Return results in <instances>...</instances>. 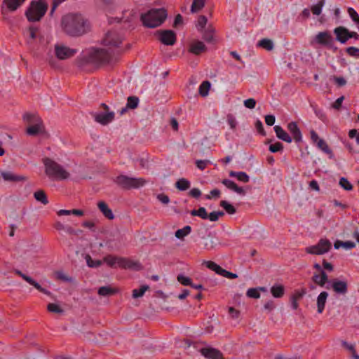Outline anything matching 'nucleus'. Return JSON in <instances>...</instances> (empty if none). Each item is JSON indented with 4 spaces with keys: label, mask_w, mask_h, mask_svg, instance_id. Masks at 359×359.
Wrapping results in <instances>:
<instances>
[{
    "label": "nucleus",
    "mask_w": 359,
    "mask_h": 359,
    "mask_svg": "<svg viewBox=\"0 0 359 359\" xmlns=\"http://www.w3.org/2000/svg\"><path fill=\"white\" fill-rule=\"evenodd\" d=\"M94 118L97 123L107 125L114 120V113L113 111L95 113Z\"/></svg>",
    "instance_id": "f3484780"
},
{
    "label": "nucleus",
    "mask_w": 359,
    "mask_h": 359,
    "mask_svg": "<svg viewBox=\"0 0 359 359\" xmlns=\"http://www.w3.org/2000/svg\"><path fill=\"white\" fill-rule=\"evenodd\" d=\"M149 289L148 285H142L139 289H134L133 290V297L135 299L139 298L142 297L145 292Z\"/></svg>",
    "instance_id": "a19ab883"
},
{
    "label": "nucleus",
    "mask_w": 359,
    "mask_h": 359,
    "mask_svg": "<svg viewBox=\"0 0 359 359\" xmlns=\"http://www.w3.org/2000/svg\"><path fill=\"white\" fill-rule=\"evenodd\" d=\"M227 123L231 128V129H235L237 126V121L235 117L231 114L227 116Z\"/></svg>",
    "instance_id": "680f3d73"
},
{
    "label": "nucleus",
    "mask_w": 359,
    "mask_h": 359,
    "mask_svg": "<svg viewBox=\"0 0 359 359\" xmlns=\"http://www.w3.org/2000/svg\"><path fill=\"white\" fill-rule=\"evenodd\" d=\"M339 185L346 191H351L353 189L352 184L345 177H341L339 180Z\"/></svg>",
    "instance_id": "de8ad7c7"
},
{
    "label": "nucleus",
    "mask_w": 359,
    "mask_h": 359,
    "mask_svg": "<svg viewBox=\"0 0 359 359\" xmlns=\"http://www.w3.org/2000/svg\"><path fill=\"white\" fill-rule=\"evenodd\" d=\"M313 281L321 287H323L328 281V276L325 271L320 273H314L312 277Z\"/></svg>",
    "instance_id": "4be33fe9"
},
{
    "label": "nucleus",
    "mask_w": 359,
    "mask_h": 359,
    "mask_svg": "<svg viewBox=\"0 0 359 359\" xmlns=\"http://www.w3.org/2000/svg\"><path fill=\"white\" fill-rule=\"evenodd\" d=\"M203 6L204 0H194L191 7V13H196L201 11Z\"/></svg>",
    "instance_id": "ea45409f"
},
{
    "label": "nucleus",
    "mask_w": 359,
    "mask_h": 359,
    "mask_svg": "<svg viewBox=\"0 0 359 359\" xmlns=\"http://www.w3.org/2000/svg\"><path fill=\"white\" fill-rule=\"evenodd\" d=\"M46 175L54 181L64 180L69 177L66 169L53 159L46 157L42 160Z\"/></svg>",
    "instance_id": "7ed1b4c3"
},
{
    "label": "nucleus",
    "mask_w": 359,
    "mask_h": 359,
    "mask_svg": "<svg viewBox=\"0 0 359 359\" xmlns=\"http://www.w3.org/2000/svg\"><path fill=\"white\" fill-rule=\"evenodd\" d=\"M23 120L29 125L27 128L28 135H36L43 131L42 121L37 114L26 113L23 115Z\"/></svg>",
    "instance_id": "0eeeda50"
},
{
    "label": "nucleus",
    "mask_w": 359,
    "mask_h": 359,
    "mask_svg": "<svg viewBox=\"0 0 359 359\" xmlns=\"http://www.w3.org/2000/svg\"><path fill=\"white\" fill-rule=\"evenodd\" d=\"M213 30L211 28H208L207 30L204 31L203 39L207 41H211L213 39L212 35Z\"/></svg>",
    "instance_id": "052dcab7"
},
{
    "label": "nucleus",
    "mask_w": 359,
    "mask_h": 359,
    "mask_svg": "<svg viewBox=\"0 0 359 359\" xmlns=\"http://www.w3.org/2000/svg\"><path fill=\"white\" fill-rule=\"evenodd\" d=\"M175 187L180 191H185L190 187V182L185 178H181L177 181Z\"/></svg>",
    "instance_id": "473e14b6"
},
{
    "label": "nucleus",
    "mask_w": 359,
    "mask_h": 359,
    "mask_svg": "<svg viewBox=\"0 0 359 359\" xmlns=\"http://www.w3.org/2000/svg\"><path fill=\"white\" fill-rule=\"evenodd\" d=\"M1 176L5 181L10 182H16V181H22L25 180V177L22 175H15L13 172L11 171H2Z\"/></svg>",
    "instance_id": "393cba45"
},
{
    "label": "nucleus",
    "mask_w": 359,
    "mask_h": 359,
    "mask_svg": "<svg viewBox=\"0 0 359 359\" xmlns=\"http://www.w3.org/2000/svg\"><path fill=\"white\" fill-rule=\"evenodd\" d=\"M139 103V99L135 96L128 97L126 108L135 109Z\"/></svg>",
    "instance_id": "79ce46f5"
},
{
    "label": "nucleus",
    "mask_w": 359,
    "mask_h": 359,
    "mask_svg": "<svg viewBox=\"0 0 359 359\" xmlns=\"http://www.w3.org/2000/svg\"><path fill=\"white\" fill-rule=\"evenodd\" d=\"M76 53V49L69 48L62 44L55 46V54L60 60H66L74 56Z\"/></svg>",
    "instance_id": "9b49d317"
},
{
    "label": "nucleus",
    "mask_w": 359,
    "mask_h": 359,
    "mask_svg": "<svg viewBox=\"0 0 359 359\" xmlns=\"http://www.w3.org/2000/svg\"><path fill=\"white\" fill-rule=\"evenodd\" d=\"M34 198L41 203L43 205H46L48 203L46 193L42 190H38L34 194Z\"/></svg>",
    "instance_id": "c756f323"
},
{
    "label": "nucleus",
    "mask_w": 359,
    "mask_h": 359,
    "mask_svg": "<svg viewBox=\"0 0 359 359\" xmlns=\"http://www.w3.org/2000/svg\"><path fill=\"white\" fill-rule=\"evenodd\" d=\"M199 351L207 359H222V353L218 349L210 346L201 348Z\"/></svg>",
    "instance_id": "4468645a"
},
{
    "label": "nucleus",
    "mask_w": 359,
    "mask_h": 359,
    "mask_svg": "<svg viewBox=\"0 0 359 359\" xmlns=\"http://www.w3.org/2000/svg\"><path fill=\"white\" fill-rule=\"evenodd\" d=\"M271 293L275 298H280L285 294V287L281 284H275L271 287Z\"/></svg>",
    "instance_id": "bb28decb"
},
{
    "label": "nucleus",
    "mask_w": 359,
    "mask_h": 359,
    "mask_svg": "<svg viewBox=\"0 0 359 359\" xmlns=\"http://www.w3.org/2000/svg\"><path fill=\"white\" fill-rule=\"evenodd\" d=\"M348 13L350 16V18H351V20L357 25V27L359 25V15L358 13L356 12V11L351 8V7H349L348 8Z\"/></svg>",
    "instance_id": "c03bdc74"
},
{
    "label": "nucleus",
    "mask_w": 359,
    "mask_h": 359,
    "mask_svg": "<svg viewBox=\"0 0 359 359\" xmlns=\"http://www.w3.org/2000/svg\"><path fill=\"white\" fill-rule=\"evenodd\" d=\"M167 13L165 10L151 9L141 15V20L145 27L154 28L160 26L165 20Z\"/></svg>",
    "instance_id": "20e7f679"
},
{
    "label": "nucleus",
    "mask_w": 359,
    "mask_h": 359,
    "mask_svg": "<svg viewBox=\"0 0 359 359\" xmlns=\"http://www.w3.org/2000/svg\"><path fill=\"white\" fill-rule=\"evenodd\" d=\"M331 248L332 243L329 240L321 238L316 245L307 247L306 252L311 255H320L327 252Z\"/></svg>",
    "instance_id": "1a4fd4ad"
},
{
    "label": "nucleus",
    "mask_w": 359,
    "mask_h": 359,
    "mask_svg": "<svg viewBox=\"0 0 359 359\" xmlns=\"http://www.w3.org/2000/svg\"><path fill=\"white\" fill-rule=\"evenodd\" d=\"M62 26L64 31L71 36H79L86 32L88 25L81 15L68 14L63 17Z\"/></svg>",
    "instance_id": "f03ea898"
},
{
    "label": "nucleus",
    "mask_w": 359,
    "mask_h": 359,
    "mask_svg": "<svg viewBox=\"0 0 359 359\" xmlns=\"http://www.w3.org/2000/svg\"><path fill=\"white\" fill-rule=\"evenodd\" d=\"M334 34L336 35V40L341 43H346L348 40V29L343 26L336 27Z\"/></svg>",
    "instance_id": "6ab92c4d"
},
{
    "label": "nucleus",
    "mask_w": 359,
    "mask_h": 359,
    "mask_svg": "<svg viewBox=\"0 0 359 359\" xmlns=\"http://www.w3.org/2000/svg\"><path fill=\"white\" fill-rule=\"evenodd\" d=\"M97 207L102 213L109 219H114V216L112 210L109 208L107 204L104 201H100L97 203Z\"/></svg>",
    "instance_id": "a878e982"
},
{
    "label": "nucleus",
    "mask_w": 359,
    "mask_h": 359,
    "mask_svg": "<svg viewBox=\"0 0 359 359\" xmlns=\"http://www.w3.org/2000/svg\"><path fill=\"white\" fill-rule=\"evenodd\" d=\"M159 39L163 44L172 46L175 43L176 35L171 30H165L160 32Z\"/></svg>",
    "instance_id": "dca6fc26"
},
{
    "label": "nucleus",
    "mask_w": 359,
    "mask_h": 359,
    "mask_svg": "<svg viewBox=\"0 0 359 359\" xmlns=\"http://www.w3.org/2000/svg\"><path fill=\"white\" fill-rule=\"evenodd\" d=\"M47 309L48 311L55 313H61L63 312L61 307L58 304L54 303L49 304L47 306Z\"/></svg>",
    "instance_id": "09e8293b"
},
{
    "label": "nucleus",
    "mask_w": 359,
    "mask_h": 359,
    "mask_svg": "<svg viewBox=\"0 0 359 359\" xmlns=\"http://www.w3.org/2000/svg\"><path fill=\"white\" fill-rule=\"evenodd\" d=\"M103 262L110 267H119L122 269H129L139 271L142 269L140 262L124 257L107 255L104 257Z\"/></svg>",
    "instance_id": "39448f33"
},
{
    "label": "nucleus",
    "mask_w": 359,
    "mask_h": 359,
    "mask_svg": "<svg viewBox=\"0 0 359 359\" xmlns=\"http://www.w3.org/2000/svg\"><path fill=\"white\" fill-rule=\"evenodd\" d=\"M25 1V0H4V3L10 11H13L19 8Z\"/></svg>",
    "instance_id": "cd10ccee"
},
{
    "label": "nucleus",
    "mask_w": 359,
    "mask_h": 359,
    "mask_svg": "<svg viewBox=\"0 0 359 359\" xmlns=\"http://www.w3.org/2000/svg\"><path fill=\"white\" fill-rule=\"evenodd\" d=\"M311 139L313 144H315L318 149L322 150L324 153L329 154L330 157H332L333 154L332 150L328 147L327 144L321 138L319 137L317 133L314 130L311 131Z\"/></svg>",
    "instance_id": "ddd939ff"
},
{
    "label": "nucleus",
    "mask_w": 359,
    "mask_h": 359,
    "mask_svg": "<svg viewBox=\"0 0 359 359\" xmlns=\"http://www.w3.org/2000/svg\"><path fill=\"white\" fill-rule=\"evenodd\" d=\"M257 46L267 50H271L274 44L273 42L269 39H262L257 43Z\"/></svg>",
    "instance_id": "c85d7f7f"
},
{
    "label": "nucleus",
    "mask_w": 359,
    "mask_h": 359,
    "mask_svg": "<svg viewBox=\"0 0 359 359\" xmlns=\"http://www.w3.org/2000/svg\"><path fill=\"white\" fill-rule=\"evenodd\" d=\"M346 53L351 56L358 57L359 56V48L353 46L348 47L346 48Z\"/></svg>",
    "instance_id": "13d9d810"
},
{
    "label": "nucleus",
    "mask_w": 359,
    "mask_h": 359,
    "mask_svg": "<svg viewBox=\"0 0 359 359\" xmlns=\"http://www.w3.org/2000/svg\"><path fill=\"white\" fill-rule=\"evenodd\" d=\"M244 106L248 109H254L256 105V100L253 98H249L243 102Z\"/></svg>",
    "instance_id": "bf43d9fd"
},
{
    "label": "nucleus",
    "mask_w": 359,
    "mask_h": 359,
    "mask_svg": "<svg viewBox=\"0 0 359 359\" xmlns=\"http://www.w3.org/2000/svg\"><path fill=\"white\" fill-rule=\"evenodd\" d=\"M220 205L226 211L227 213L233 215L236 212V208L226 201H222Z\"/></svg>",
    "instance_id": "37998d69"
},
{
    "label": "nucleus",
    "mask_w": 359,
    "mask_h": 359,
    "mask_svg": "<svg viewBox=\"0 0 359 359\" xmlns=\"http://www.w3.org/2000/svg\"><path fill=\"white\" fill-rule=\"evenodd\" d=\"M157 198L163 204H168L170 202L169 197L163 194H158Z\"/></svg>",
    "instance_id": "774afa93"
},
{
    "label": "nucleus",
    "mask_w": 359,
    "mask_h": 359,
    "mask_svg": "<svg viewBox=\"0 0 359 359\" xmlns=\"http://www.w3.org/2000/svg\"><path fill=\"white\" fill-rule=\"evenodd\" d=\"M224 215L222 211H215L212 212L208 215V219L211 222H216L219 219V217H222Z\"/></svg>",
    "instance_id": "3c124183"
},
{
    "label": "nucleus",
    "mask_w": 359,
    "mask_h": 359,
    "mask_svg": "<svg viewBox=\"0 0 359 359\" xmlns=\"http://www.w3.org/2000/svg\"><path fill=\"white\" fill-rule=\"evenodd\" d=\"M328 297V293L325 291L321 292L317 297L316 306L317 311L318 313H322L325 309L327 299Z\"/></svg>",
    "instance_id": "aec40b11"
},
{
    "label": "nucleus",
    "mask_w": 359,
    "mask_h": 359,
    "mask_svg": "<svg viewBox=\"0 0 359 359\" xmlns=\"http://www.w3.org/2000/svg\"><path fill=\"white\" fill-rule=\"evenodd\" d=\"M47 8V4L43 0L32 1L25 13L27 20L30 22L40 20L46 13Z\"/></svg>",
    "instance_id": "423d86ee"
},
{
    "label": "nucleus",
    "mask_w": 359,
    "mask_h": 359,
    "mask_svg": "<svg viewBox=\"0 0 359 359\" xmlns=\"http://www.w3.org/2000/svg\"><path fill=\"white\" fill-rule=\"evenodd\" d=\"M205 50V45L200 41H194L190 44L189 51L195 55H198Z\"/></svg>",
    "instance_id": "5701e85b"
},
{
    "label": "nucleus",
    "mask_w": 359,
    "mask_h": 359,
    "mask_svg": "<svg viewBox=\"0 0 359 359\" xmlns=\"http://www.w3.org/2000/svg\"><path fill=\"white\" fill-rule=\"evenodd\" d=\"M325 0H318V2L311 6V11L313 15H319L323 6H325Z\"/></svg>",
    "instance_id": "c9c22d12"
},
{
    "label": "nucleus",
    "mask_w": 359,
    "mask_h": 359,
    "mask_svg": "<svg viewBox=\"0 0 359 359\" xmlns=\"http://www.w3.org/2000/svg\"><path fill=\"white\" fill-rule=\"evenodd\" d=\"M273 130L276 133L277 137L287 143H291L292 138L289 134L285 131L280 126H275Z\"/></svg>",
    "instance_id": "412c9836"
},
{
    "label": "nucleus",
    "mask_w": 359,
    "mask_h": 359,
    "mask_svg": "<svg viewBox=\"0 0 359 359\" xmlns=\"http://www.w3.org/2000/svg\"><path fill=\"white\" fill-rule=\"evenodd\" d=\"M283 146L280 142H276L269 146V151L272 153H276L283 150Z\"/></svg>",
    "instance_id": "5fc2aeb1"
},
{
    "label": "nucleus",
    "mask_w": 359,
    "mask_h": 359,
    "mask_svg": "<svg viewBox=\"0 0 359 359\" xmlns=\"http://www.w3.org/2000/svg\"><path fill=\"white\" fill-rule=\"evenodd\" d=\"M348 137L351 139L355 138V142L359 145V131L357 129H351L348 131Z\"/></svg>",
    "instance_id": "6e6d98bb"
},
{
    "label": "nucleus",
    "mask_w": 359,
    "mask_h": 359,
    "mask_svg": "<svg viewBox=\"0 0 359 359\" xmlns=\"http://www.w3.org/2000/svg\"><path fill=\"white\" fill-rule=\"evenodd\" d=\"M327 289L332 288L333 291L338 294H345L348 291V285L346 280L337 278L329 281V285L326 287Z\"/></svg>",
    "instance_id": "f8f14e48"
},
{
    "label": "nucleus",
    "mask_w": 359,
    "mask_h": 359,
    "mask_svg": "<svg viewBox=\"0 0 359 359\" xmlns=\"http://www.w3.org/2000/svg\"><path fill=\"white\" fill-rule=\"evenodd\" d=\"M208 163L209 161L207 160H197L196 164L198 169L203 170L206 168Z\"/></svg>",
    "instance_id": "338daca9"
},
{
    "label": "nucleus",
    "mask_w": 359,
    "mask_h": 359,
    "mask_svg": "<svg viewBox=\"0 0 359 359\" xmlns=\"http://www.w3.org/2000/svg\"><path fill=\"white\" fill-rule=\"evenodd\" d=\"M191 228L190 226H185L182 229H178L175 232L176 238L182 239L191 233Z\"/></svg>",
    "instance_id": "f704fd0d"
},
{
    "label": "nucleus",
    "mask_w": 359,
    "mask_h": 359,
    "mask_svg": "<svg viewBox=\"0 0 359 359\" xmlns=\"http://www.w3.org/2000/svg\"><path fill=\"white\" fill-rule=\"evenodd\" d=\"M275 304L272 300L266 302L264 305V309L268 312H271L275 309Z\"/></svg>",
    "instance_id": "69168bd1"
},
{
    "label": "nucleus",
    "mask_w": 359,
    "mask_h": 359,
    "mask_svg": "<svg viewBox=\"0 0 359 359\" xmlns=\"http://www.w3.org/2000/svg\"><path fill=\"white\" fill-rule=\"evenodd\" d=\"M121 35L116 31L108 32L103 40L102 44L105 48H92L90 50V58L97 62H109L111 60V50L121 43Z\"/></svg>",
    "instance_id": "f257e3e1"
},
{
    "label": "nucleus",
    "mask_w": 359,
    "mask_h": 359,
    "mask_svg": "<svg viewBox=\"0 0 359 359\" xmlns=\"http://www.w3.org/2000/svg\"><path fill=\"white\" fill-rule=\"evenodd\" d=\"M210 88V83L208 81H203L199 86V93L201 96L205 97L208 95Z\"/></svg>",
    "instance_id": "e433bc0d"
},
{
    "label": "nucleus",
    "mask_w": 359,
    "mask_h": 359,
    "mask_svg": "<svg viewBox=\"0 0 359 359\" xmlns=\"http://www.w3.org/2000/svg\"><path fill=\"white\" fill-rule=\"evenodd\" d=\"M222 184L228 189L233 190L241 195H245V192L242 187H239L237 184L231 180L224 179L222 180Z\"/></svg>",
    "instance_id": "b1692460"
},
{
    "label": "nucleus",
    "mask_w": 359,
    "mask_h": 359,
    "mask_svg": "<svg viewBox=\"0 0 359 359\" xmlns=\"http://www.w3.org/2000/svg\"><path fill=\"white\" fill-rule=\"evenodd\" d=\"M37 28L35 27H30L28 29L29 40H34L36 37Z\"/></svg>",
    "instance_id": "0e129e2a"
},
{
    "label": "nucleus",
    "mask_w": 359,
    "mask_h": 359,
    "mask_svg": "<svg viewBox=\"0 0 359 359\" xmlns=\"http://www.w3.org/2000/svg\"><path fill=\"white\" fill-rule=\"evenodd\" d=\"M86 263H87V265L89 266V267H98L100 266L102 262L100 261V260H98V259H93L89 255H86Z\"/></svg>",
    "instance_id": "a18cd8bd"
},
{
    "label": "nucleus",
    "mask_w": 359,
    "mask_h": 359,
    "mask_svg": "<svg viewBox=\"0 0 359 359\" xmlns=\"http://www.w3.org/2000/svg\"><path fill=\"white\" fill-rule=\"evenodd\" d=\"M334 39L332 34L327 32H318L311 41V46L320 45L327 47H331Z\"/></svg>",
    "instance_id": "9d476101"
},
{
    "label": "nucleus",
    "mask_w": 359,
    "mask_h": 359,
    "mask_svg": "<svg viewBox=\"0 0 359 359\" xmlns=\"http://www.w3.org/2000/svg\"><path fill=\"white\" fill-rule=\"evenodd\" d=\"M191 215L192 216H198L203 219H207L208 217V214L205 208L203 207H201L198 210H193L191 212Z\"/></svg>",
    "instance_id": "4c0bfd02"
},
{
    "label": "nucleus",
    "mask_w": 359,
    "mask_h": 359,
    "mask_svg": "<svg viewBox=\"0 0 359 359\" xmlns=\"http://www.w3.org/2000/svg\"><path fill=\"white\" fill-rule=\"evenodd\" d=\"M203 245L204 249L207 250H211L215 248L217 245V242L214 238L208 237L204 239Z\"/></svg>",
    "instance_id": "72a5a7b5"
},
{
    "label": "nucleus",
    "mask_w": 359,
    "mask_h": 359,
    "mask_svg": "<svg viewBox=\"0 0 359 359\" xmlns=\"http://www.w3.org/2000/svg\"><path fill=\"white\" fill-rule=\"evenodd\" d=\"M246 295L250 298L259 299L260 293L257 288H250L247 290Z\"/></svg>",
    "instance_id": "8fccbe9b"
},
{
    "label": "nucleus",
    "mask_w": 359,
    "mask_h": 359,
    "mask_svg": "<svg viewBox=\"0 0 359 359\" xmlns=\"http://www.w3.org/2000/svg\"><path fill=\"white\" fill-rule=\"evenodd\" d=\"M177 280L183 285H190L191 283V278L182 274L177 276Z\"/></svg>",
    "instance_id": "864d4df0"
},
{
    "label": "nucleus",
    "mask_w": 359,
    "mask_h": 359,
    "mask_svg": "<svg viewBox=\"0 0 359 359\" xmlns=\"http://www.w3.org/2000/svg\"><path fill=\"white\" fill-rule=\"evenodd\" d=\"M116 182L126 189H137L144 185L143 178L129 177L126 175H120L116 177Z\"/></svg>",
    "instance_id": "6e6552de"
},
{
    "label": "nucleus",
    "mask_w": 359,
    "mask_h": 359,
    "mask_svg": "<svg viewBox=\"0 0 359 359\" xmlns=\"http://www.w3.org/2000/svg\"><path fill=\"white\" fill-rule=\"evenodd\" d=\"M208 19L204 15H201L198 17L197 22H196V28L198 31L203 32L205 29V25H207Z\"/></svg>",
    "instance_id": "58836bf2"
},
{
    "label": "nucleus",
    "mask_w": 359,
    "mask_h": 359,
    "mask_svg": "<svg viewBox=\"0 0 359 359\" xmlns=\"http://www.w3.org/2000/svg\"><path fill=\"white\" fill-rule=\"evenodd\" d=\"M118 290L114 288H111L109 286H102L98 290V294L100 296H109L116 293Z\"/></svg>",
    "instance_id": "7c9ffc66"
},
{
    "label": "nucleus",
    "mask_w": 359,
    "mask_h": 359,
    "mask_svg": "<svg viewBox=\"0 0 359 359\" xmlns=\"http://www.w3.org/2000/svg\"><path fill=\"white\" fill-rule=\"evenodd\" d=\"M287 130L292 135L295 142L299 143L302 141V135L296 122H290L287 124Z\"/></svg>",
    "instance_id": "a211bd4d"
},
{
    "label": "nucleus",
    "mask_w": 359,
    "mask_h": 359,
    "mask_svg": "<svg viewBox=\"0 0 359 359\" xmlns=\"http://www.w3.org/2000/svg\"><path fill=\"white\" fill-rule=\"evenodd\" d=\"M302 297V294L297 293L291 297V306L293 309H297L298 307L297 299Z\"/></svg>",
    "instance_id": "e2e57ef3"
},
{
    "label": "nucleus",
    "mask_w": 359,
    "mask_h": 359,
    "mask_svg": "<svg viewBox=\"0 0 359 359\" xmlns=\"http://www.w3.org/2000/svg\"><path fill=\"white\" fill-rule=\"evenodd\" d=\"M55 276L57 279L61 280L64 282H72V278L69 277L65 272L59 271L55 272Z\"/></svg>",
    "instance_id": "603ef678"
},
{
    "label": "nucleus",
    "mask_w": 359,
    "mask_h": 359,
    "mask_svg": "<svg viewBox=\"0 0 359 359\" xmlns=\"http://www.w3.org/2000/svg\"><path fill=\"white\" fill-rule=\"evenodd\" d=\"M15 273L20 276L24 280L28 283L29 285L34 286L36 290L41 292L42 293L46 295H50V292L47 290L45 288H43L35 280H34L32 277L23 273L20 270H15Z\"/></svg>",
    "instance_id": "2eb2a0df"
},
{
    "label": "nucleus",
    "mask_w": 359,
    "mask_h": 359,
    "mask_svg": "<svg viewBox=\"0 0 359 359\" xmlns=\"http://www.w3.org/2000/svg\"><path fill=\"white\" fill-rule=\"evenodd\" d=\"M342 345L345 348L348 350L352 353V357L353 359H359V355H357L353 344H348L346 341H342Z\"/></svg>",
    "instance_id": "49530a36"
},
{
    "label": "nucleus",
    "mask_w": 359,
    "mask_h": 359,
    "mask_svg": "<svg viewBox=\"0 0 359 359\" xmlns=\"http://www.w3.org/2000/svg\"><path fill=\"white\" fill-rule=\"evenodd\" d=\"M229 175L236 177L239 181L243 182H248L250 180L249 176L245 172L231 171Z\"/></svg>",
    "instance_id": "2f4dec72"
},
{
    "label": "nucleus",
    "mask_w": 359,
    "mask_h": 359,
    "mask_svg": "<svg viewBox=\"0 0 359 359\" xmlns=\"http://www.w3.org/2000/svg\"><path fill=\"white\" fill-rule=\"evenodd\" d=\"M220 191L217 189H215L213 190H212L210 193L209 195H206L205 196V198L207 199V200H210L212 199V198H219L220 196Z\"/></svg>",
    "instance_id": "4d7b16f0"
}]
</instances>
